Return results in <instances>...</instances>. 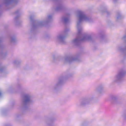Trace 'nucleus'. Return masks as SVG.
<instances>
[{"mask_svg":"<svg viewBox=\"0 0 126 126\" xmlns=\"http://www.w3.org/2000/svg\"><path fill=\"white\" fill-rule=\"evenodd\" d=\"M84 17V15H82V16H80V18H83Z\"/></svg>","mask_w":126,"mask_h":126,"instance_id":"obj_1","label":"nucleus"},{"mask_svg":"<svg viewBox=\"0 0 126 126\" xmlns=\"http://www.w3.org/2000/svg\"><path fill=\"white\" fill-rule=\"evenodd\" d=\"M27 99H26V101H28V100H29V98L28 97H27Z\"/></svg>","mask_w":126,"mask_h":126,"instance_id":"obj_2","label":"nucleus"},{"mask_svg":"<svg viewBox=\"0 0 126 126\" xmlns=\"http://www.w3.org/2000/svg\"><path fill=\"white\" fill-rule=\"evenodd\" d=\"M1 93L0 92V96L1 95Z\"/></svg>","mask_w":126,"mask_h":126,"instance_id":"obj_3","label":"nucleus"}]
</instances>
